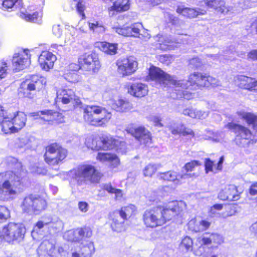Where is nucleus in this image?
<instances>
[{"mask_svg":"<svg viewBox=\"0 0 257 257\" xmlns=\"http://www.w3.org/2000/svg\"><path fill=\"white\" fill-rule=\"evenodd\" d=\"M193 246V241L192 239L188 236H185L180 243V247H184L186 250H192Z\"/></svg>","mask_w":257,"mask_h":257,"instance_id":"49530a36","label":"nucleus"},{"mask_svg":"<svg viewBox=\"0 0 257 257\" xmlns=\"http://www.w3.org/2000/svg\"><path fill=\"white\" fill-rule=\"evenodd\" d=\"M18 0H4L3 2V7L6 9H10L14 7Z\"/></svg>","mask_w":257,"mask_h":257,"instance_id":"bf43d9fd","label":"nucleus"},{"mask_svg":"<svg viewBox=\"0 0 257 257\" xmlns=\"http://www.w3.org/2000/svg\"><path fill=\"white\" fill-rule=\"evenodd\" d=\"M68 155V150L61 144L54 142L45 147L43 158L49 166L54 167L62 164Z\"/></svg>","mask_w":257,"mask_h":257,"instance_id":"20e7f679","label":"nucleus"},{"mask_svg":"<svg viewBox=\"0 0 257 257\" xmlns=\"http://www.w3.org/2000/svg\"><path fill=\"white\" fill-rule=\"evenodd\" d=\"M169 129L172 134L180 135L183 136H194V133L191 128L186 127L183 123H172L169 125Z\"/></svg>","mask_w":257,"mask_h":257,"instance_id":"b1692460","label":"nucleus"},{"mask_svg":"<svg viewBox=\"0 0 257 257\" xmlns=\"http://www.w3.org/2000/svg\"><path fill=\"white\" fill-rule=\"evenodd\" d=\"M188 228L192 231L201 232L199 221L195 219H192L189 222Z\"/></svg>","mask_w":257,"mask_h":257,"instance_id":"de8ad7c7","label":"nucleus"},{"mask_svg":"<svg viewBox=\"0 0 257 257\" xmlns=\"http://www.w3.org/2000/svg\"><path fill=\"white\" fill-rule=\"evenodd\" d=\"M173 61V58L170 55H162V63L168 65Z\"/></svg>","mask_w":257,"mask_h":257,"instance_id":"e2e57ef3","label":"nucleus"},{"mask_svg":"<svg viewBox=\"0 0 257 257\" xmlns=\"http://www.w3.org/2000/svg\"><path fill=\"white\" fill-rule=\"evenodd\" d=\"M176 12L177 13L189 19L194 18L199 15H204L206 13L205 11L201 10L200 9H195L185 7L184 6H178L176 9Z\"/></svg>","mask_w":257,"mask_h":257,"instance_id":"393cba45","label":"nucleus"},{"mask_svg":"<svg viewBox=\"0 0 257 257\" xmlns=\"http://www.w3.org/2000/svg\"><path fill=\"white\" fill-rule=\"evenodd\" d=\"M218 197L222 200H228L236 201L237 200L239 197V195L237 194V189L235 186L233 185H230L228 186V188L226 191V195L224 196L222 195V193H219Z\"/></svg>","mask_w":257,"mask_h":257,"instance_id":"f704fd0d","label":"nucleus"},{"mask_svg":"<svg viewBox=\"0 0 257 257\" xmlns=\"http://www.w3.org/2000/svg\"><path fill=\"white\" fill-rule=\"evenodd\" d=\"M143 221L147 227L154 228L159 225V219L153 210H146L143 215Z\"/></svg>","mask_w":257,"mask_h":257,"instance_id":"a878e982","label":"nucleus"},{"mask_svg":"<svg viewBox=\"0 0 257 257\" xmlns=\"http://www.w3.org/2000/svg\"><path fill=\"white\" fill-rule=\"evenodd\" d=\"M162 85H168V87L174 89L176 95L173 94L171 97L173 98H184L189 100L193 97L194 95L189 91L185 90L187 89L189 84L185 80H177L174 77L162 70Z\"/></svg>","mask_w":257,"mask_h":257,"instance_id":"39448f33","label":"nucleus"},{"mask_svg":"<svg viewBox=\"0 0 257 257\" xmlns=\"http://www.w3.org/2000/svg\"><path fill=\"white\" fill-rule=\"evenodd\" d=\"M238 116L246 120L248 124H251L254 131L257 132V115L251 112L239 111L237 112Z\"/></svg>","mask_w":257,"mask_h":257,"instance_id":"c9c22d12","label":"nucleus"},{"mask_svg":"<svg viewBox=\"0 0 257 257\" xmlns=\"http://www.w3.org/2000/svg\"><path fill=\"white\" fill-rule=\"evenodd\" d=\"M125 131L133 137L141 145H147L152 143V134L144 126H136L131 124L126 128Z\"/></svg>","mask_w":257,"mask_h":257,"instance_id":"f8f14e48","label":"nucleus"},{"mask_svg":"<svg viewBox=\"0 0 257 257\" xmlns=\"http://www.w3.org/2000/svg\"><path fill=\"white\" fill-rule=\"evenodd\" d=\"M102 189L110 194H114L115 199L121 198L123 196L122 190L114 188L110 183L104 184Z\"/></svg>","mask_w":257,"mask_h":257,"instance_id":"a19ab883","label":"nucleus"},{"mask_svg":"<svg viewBox=\"0 0 257 257\" xmlns=\"http://www.w3.org/2000/svg\"><path fill=\"white\" fill-rule=\"evenodd\" d=\"M59 95L62 96L60 98L63 104H67L73 101L74 107H77L82 104L79 97L71 90L62 89Z\"/></svg>","mask_w":257,"mask_h":257,"instance_id":"412c9836","label":"nucleus"},{"mask_svg":"<svg viewBox=\"0 0 257 257\" xmlns=\"http://www.w3.org/2000/svg\"><path fill=\"white\" fill-rule=\"evenodd\" d=\"M146 80L147 81L160 82L161 80V69L151 65L149 69L148 73L146 76Z\"/></svg>","mask_w":257,"mask_h":257,"instance_id":"e433bc0d","label":"nucleus"},{"mask_svg":"<svg viewBox=\"0 0 257 257\" xmlns=\"http://www.w3.org/2000/svg\"><path fill=\"white\" fill-rule=\"evenodd\" d=\"M189 64L192 68H198L202 65V62L199 58L196 57L190 59L189 61Z\"/></svg>","mask_w":257,"mask_h":257,"instance_id":"4d7b16f0","label":"nucleus"},{"mask_svg":"<svg viewBox=\"0 0 257 257\" xmlns=\"http://www.w3.org/2000/svg\"><path fill=\"white\" fill-rule=\"evenodd\" d=\"M26 82L27 83L26 88L21 86L19 89L18 94L22 97L33 98L34 95L31 91L40 92L45 89L46 80L43 76L32 75L26 80Z\"/></svg>","mask_w":257,"mask_h":257,"instance_id":"0eeeda50","label":"nucleus"},{"mask_svg":"<svg viewBox=\"0 0 257 257\" xmlns=\"http://www.w3.org/2000/svg\"><path fill=\"white\" fill-rule=\"evenodd\" d=\"M78 208L82 212H86L88 210V204L85 201H80L78 203Z\"/></svg>","mask_w":257,"mask_h":257,"instance_id":"69168bd1","label":"nucleus"},{"mask_svg":"<svg viewBox=\"0 0 257 257\" xmlns=\"http://www.w3.org/2000/svg\"><path fill=\"white\" fill-rule=\"evenodd\" d=\"M130 0H115L111 6L108 8V11L111 12L121 13L128 11L130 8Z\"/></svg>","mask_w":257,"mask_h":257,"instance_id":"bb28decb","label":"nucleus"},{"mask_svg":"<svg viewBox=\"0 0 257 257\" xmlns=\"http://www.w3.org/2000/svg\"><path fill=\"white\" fill-rule=\"evenodd\" d=\"M214 163L209 159H205V167L206 173H208L209 171H213V167Z\"/></svg>","mask_w":257,"mask_h":257,"instance_id":"680f3d73","label":"nucleus"},{"mask_svg":"<svg viewBox=\"0 0 257 257\" xmlns=\"http://www.w3.org/2000/svg\"><path fill=\"white\" fill-rule=\"evenodd\" d=\"M207 82L208 83L207 84V86L208 87L210 85L212 86L213 87H216L219 85V81L216 78L212 77L209 75L208 76Z\"/></svg>","mask_w":257,"mask_h":257,"instance_id":"052dcab7","label":"nucleus"},{"mask_svg":"<svg viewBox=\"0 0 257 257\" xmlns=\"http://www.w3.org/2000/svg\"><path fill=\"white\" fill-rule=\"evenodd\" d=\"M3 188L6 189L9 194H14L16 193L12 189V185L8 180H6L3 183L2 187H0V194H3L4 192Z\"/></svg>","mask_w":257,"mask_h":257,"instance_id":"603ef678","label":"nucleus"},{"mask_svg":"<svg viewBox=\"0 0 257 257\" xmlns=\"http://www.w3.org/2000/svg\"><path fill=\"white\" fill-rule=\"evenodd\" d=\"M82 112L84 121L96 127L106 126L112 117L110 111L98 105H86L82 108Z\"/></svg>","mask_w":257,"mask_h":257,"instance_id":"f03ea898","label":"nucleus"},{"mask_svg":"<svg viewBox=\"0 0 257 257\" xmlns=\"http://www.w3.org/2000/svg\"><path fill=\"white\" fill-rule=\"evenodd\" d=\"M117 71L122 77L134 74L138 69V62L133 56H128L118 59L116 63Z\"/></svg>","mask_w":257,"mask_h":257,"instance_id":"ddd939ff","label":"nucleus"},{"mask_svg":"<svg viewBox=\"0 0 257 257\" xmlns=\"http://www.w3.org/2000/svg\"><path fill=\"white\" fill-rule=\"evenodd\" d=\"M56 60V56L52 52L45 50L43 51L39 55L38 63L43 70L49 71L53 67Z\"/></svg>","mask_w":257,"mask_h":257,"instance_id":"a211bd4d","label":"nucleus"},{"mask_svg":"<svg viewBox=\"0 0 257 257\" xmlns=\"http://www.w3.org/2000/svg\"><path fill=\"white\" fill-rule=\"evenodd\" d=\"M202 243L209 245L211 243L220 244L224 241L222 236L216 233H205L201 239Z\"/></svg>","mask_w":257,"mask_h":257,"instance_id":"c85d7f7f","label":"nucleus"},{"mask_svg":"<svg viewBox=\"0 0 257 257\" xmlns=\"http://www.w3.org/2000/svg\"><path fill=\"white\" fill-rule=\"evenodd\" d=\"M76 2L75 8L77 12L81 17V20H84L86 18L84 11L86 7L83 0H73Z\"/></svg>","mask_w":257,"mask_h":257,"instance_id":"37998d69","label":"nucleus"},{"mask_svg":"<svg viewBox=\"0 0 257 257\" xmlns=\"http://www.w3.org/2000/svg\"><path fill=\"white\" fill-rule=\"evenodd\" d=\"M209 114V111H202L201 110L196 109L195 118L198 119H205Z\"/></svg>","mask_w":257,"mask_h":257,"instance_id":"0e129e2a","label":"nucleus"},{"mask_svg":"<svg viewBox=\"0 0 257 257\" xmlns=\"http://www.w3.org/2000/svg\"><path fill=\"white\" fill-rule=\"evenodd\" d=\"M86 146L93 151H111L116 152L125 149L126 143L119 137H114L109 134H102L101 136H91L86 138Z\"/></svg>","mask_w":257,"mask_h":257,"instance_id":"f257e3e1","label":"nucleus"},{"mask_svg":"<svg viewBox=\"0 0 257 257\" xmlns=\"http://www.w3.org/2000/svg\"><path fill=\"white\" fill-rule=\"evenodd\" d=\"M239 86L246 89H252L256 83V80L251 77L241 76L239 78Z\"/></svg>","mask_w":257,"mask_h":257,"instance_id":"58836bf2","label":"nucleus"},{"mask_svg":"<svg viewBox=\"0 0 257 257\" xmlns=\"http://www.w3.org/2000/svg\"><path fill=\"white\" fill-rule=\"evenodd\" d=\"M10 217L9 210L4 206H0V223L6 222Z\"/></svg>","mask_w":257,"mask_h":257,"instance_id":"c03bdc74","label":"nucleus"},{"mask_svg":"<svg viewBox=\"0 0 257 257\" xmlns=\"http://www.w3.org/2000/svg\"><path fill=\"white\" fill-rule=\"evenodd\" d=\"M223 208V205L221 204H216L210 208L209 211V215L211 217L217 216L219 213L217 211H220Z\"/></svg>","mask_w":257,"mask_h":257,"instance_id":"3c124183","label":"nucleus"},{"mask_svg":"<svg viewBox=\"0 0 257 257\" xmlns=\"http://www.w3.org/2000/svg\"><path fill=\"white\" fill-rule=\"evenodd\" d=\"M166 16L169 18L170 22L175 27H182L184 26V22L180 20L177 17L168 13L166 14Z\"/></svg>","mask_w":257,"mask_h":257,"instance_id":"a18cd8bd","label":"nucleus"},{"mask_svg":"<svg viewBox=\"0 0 257 257\" xmlns=\"http://www.w3.org/2000/svg\"><path fill=\"white\" fill-rule=\"evenodd\" d=\"M96 160L101 163H108L111 169L117 168L120 165V160L118 156L112 153L99 152L96 156Z\"/></svg>","mask_w":257,"mask_h":257,"instance_id":"6ab92c4d","label":"nucleus"},{"mask_svg":"<svg viewBox=\"0 0 257 257\" xmlns=\"http://www.w3.org/2000/svg\"><path fill=\"white\" fill-rule=\"evenodd\" d=\"M196 109L193 108H188L184 109L183 113L185 115L190 116V117L195 118Z\"/></svg>","mask_w":257,"mask_h":257,"instance_id":"13d9d810","label":"nucleus"},{"mask_svg":"<svg viewBox=\"0 0 257 257\" xmlns=\"http://www.w3.org/2000/svg\"><path fill=\"white\" fill-rule=\"evenodd\" d=\"M199 221L200 225L201 231H203L208 229L211 225L210 222L205 220H201Z\"/></svg>","mask_w":257,"mask_h":257,"instance_id":"338daca9","label":"nucleus"},{"mask_svg":"<svg viewBox=\"0 0 257 257\" xmlns=\"http://www.w3.org/2000/svg\"><path fill=\"white\" fill-rule=\"evenodd\" d=\"M2 132L5 134L17 133L13 124L12 118L6 115L0 121Z\"/></svg>","mask_w":257,"mask_h":257,"instance_id":"72a5a7b5","label":"nucleus"},{"mask_svg":"<svg viewBox=\"0 0 257 257\" xmlns=\"http://www.w3.org/2000/svg\"><path fill=\"white\" fill-rule=\"evenodd\" d=\"M88 25L90 30L93 33L100 34L105 31V27L102 22L94 21L93 22H88Z\"/></svg>","mask_w":257,"mask_h":257,"instance_id":"ea45409f","label":"nucleus"},{"mask_svg":"<svg viewBox=\"0 0 257 257\" xmlns=\"http://www.w3.org/2000/svg\"><path fill=\"white\" fill-rule=\"evenodd\" d=\"M41 122L50 125L58 124L64 122L62 113L51 109H45L33 113Z\"/></svg>","mask_w":257,"mask_h":257,"instance_id":"9b49d317","label":"nucleus"},{"mask_svg":"<svg viewBox=\"0 0 257 257\" xmlns=\"http://www.w3.org/2000/svg\"><path fill=\"white\" fill-rule=\"evenodd\" d=\"M56 250L55 244L49 240H44L39 246L37 252L39 255L53 256Z\"/></svg>","mask_w":257,"mask_h":257,"instance_id":"5701e85b","label":"nucleus"},{"mask_svg":"<svg viewBox=\"0 0 257 257\" xmlns=\"http://www.w3.org/2000/svg\"><path fill=\"white\" fill-rule=\"evenodd\" d=\"M8 65L5 61L0 64V79L6 77L7 74Z\"/></svg>","mask_w":257,"mask_h":257,"instance_id":"6e6d98bb","label":"nucleus"},{"mask_svg":"<svg viewBox=\"0 0 257 257\" xmlns=\"http://www.w3.org/2000/svg\"><path fill=\"white\" fill-rule=\"evenodd\" d=\"M200 165V163L198 161H192L190 162L187 163L184 166V168L187 172L192 171L194 168Z\"/></svg>","mask_w":257,"mask_h":257,"instance_id":"5fc2aeb1","label":"nucleus"},{"mask_svg":"<svg viewBox=\"0 0 257 257\" xmlns=\"http://www.w3.org/2000/svg\"><path fill=\"white\" fill-rule=\"evenodd\" d=\"M206 5L209 8L221 13L226 14L230 11L223 0H209L206 2Z\"/></svg>","mask_w":257,"mask_h":257,"instance_id":"2f4dec72","label":"nucleus"},{"mask_svg":"<svg viewBox=\"0 0 257 257\" xmlns=\"http://www.w3.org/2000/svg\"><path fill=\"white\" fill-rule=\"evenodd\" d=\"M93 234L92 227L84 225L68 232V240L71 242H79L90 238Z\"/></svg>","mask_w":257,"mask_h":257,"instance_id":"2eb2a0df","label":"nucleus"},{"mask_svg":"<svg viewBox=\"0 0 257 257\" xmlns=\"http://www.w3.org/2000/svg\"><path fill=\"white\" fill-rule=\"evenodd\" d=\"M78 177L84 182L99 183L103 177V174L91 164H84L79 169Z\"/></svg>","mask_w":257,"mask_h":257,"instance_id":"9d476101","label":"nucleus"},{"mask_svg":"<svg viewBox=\"0 0 257 257\" xmlns=\"http://www.w3.org/2000/svg\"><path fill=\"white\" fill-rule=\"evenodd\" d=\"M157 167L154 165L149 164L144 170V174L146 177H151L157 171Z\"/></svg>","mask_w":257,"mask_h":257,"instance_id":"8fccbe9b","label":"nucleus"},{"mask_svg":"<svg viewBox=\"0 0 257 257\" xmlns=\"http://www.w3.org/2000/svg\"><path fill=\"white\" fill-rule=\"evenodd\" d=\"M11 118L17 132L25 126L27 116L24 112L17 111Z\"/></svg>","mask_w":257,"mask_h":257,"instance_id":"c756f323","label":"nucleus"},{"mask_svg":"<svg viewBox=\"0 0 257 257\" xmlns=\"http://www.w3.org/2000/svg\"><path fill=\"white\" fill-rule=\"evenodd\" d=\"M30 63V57L27 54L15 53L13 57L14 70L18 72L24 69Z\"/></svg>","mask_w":257,"mask_h":257,"instance_id":"aec40b11","label":"nucleus"},{"mask_svg":"<svg viewBox=\"0 0 257 257\" xmlns=\"http://www.w3.org/2000/svg\"><path fill=\"white\" fill-rule=\"evenodd\" d=\"M39 17V13L35 12L32 14H24L23 18L29 22H35L37 20Z\"/></svg>","mask_w":257,"mask_h":257,"instance_id":"864d4df0","label":"nucleus"},{"mask_svg":"<svg viewBox=\"0 0 257 257\" xmlns=\"http://www.w3.org/2000/svg\"><path fill=\"white\" fill-rule=\"evenodd\" d=\"M95 252L94 243L92 241L88 242L85 245H82L79 252H74L72 254V257H91Z\"/></svg>","mask_w":257,"mask_h":257,"instance_id":"cd10ccee","label":"nucleus"},{"mask_svg":"<svg viewBox=\"0 0 257 257\" xmlns=\"http://www.w3.org/2000/svg\"><path fill=\"white\" fill-rule=\"evenodd\" d=\"M226 126L237 134L235 140L238 145L244 147L248 144L249 143L248 140L250 139L252 136L249 130L243 126L233 122L228 123Z\"/></svg>","mask_w":257,"mask_h":257,"instance_id":"4468645a","label":"nucleus"},{"mask_svg":"<svg viewBox=\"0 0 257 257\" xmlns=\"http://www.w3.org/2000/svg\"><path fill=\"white\" fill-rule=\"evenodd\" d=\"M2 230L5 240L12 243L23 240L26 233L25 228L20 224L12 222L4 225Z\"/></svg>","mask_w":257,"mask_h":257,"instance_id":"1a4fd4ad","label":"nucleus"},{"mask_svg":"<svg viewBox=\"0 0 257 257\" xmlns=\"http://www.w3.org/2000/svg\"><path fill=\"white\" fill-rule=\"evenodd\" d=\"M76 65V70H80L83 73L90 75L97 73L101 67L98 54L93 51L80 55Z\"/></svg>","mask_w":257,"mask_h":257,"instance_id":"423d86ee","label":"nucleus"},{"mask_svg":"<svg viewBox=\"0 0 257 257\" xmlns=\"http://www.w3.org/2000/svg\"><path fill=\"white\" fill-rule=\"evenodd\" d=\"M249 193L252 196H257V182L251 185L249 189Z\"/></svg>","mask_w":257,"mask_h":257,"instance_id":"774afa93","label":"nucleus"},{"mask_svg":"<svg viewBox=\"0 0 257 257\" xmlns=\"http://www.w3.org/2000/svg\"><path fill=\"white\" fill-rule=\"evenodd\" d=\"M138 212L136 206L128 204L122 206L118 210H114L108 214L110 227L112 230L117 232H121L125 230L124 221L134 217Z\"/></svg>","mask_w":257,"mask_h":257,"instance_id":"7ed1b4c3","label":"nucleus"},{"mask_svg":"<svg viewBox=\"0 0 257 257\" xmlns=\"http://www.w3.org/2000/svg\"><path fill=\"white\" fill-rule=\"evenodd\" d=\"M176 173L174 172L169 171L166 173H162V179L164 181L174 182L175 184H178L179 182V179Z\"/></svg>","mask_w":257,"mask_h":257,"instance_id":"79ce46f5","label":"nucleus"},{"mask_svg":"<svg viewBox=\"0 0 257 257\" xmlns=\"http://www.w3.org/2000/svg\"><path fill=\"white\" fill-rule=\"evenodd\" d=\"M116 32L119 35H122L125 37H131V26H123L121 27L116 28Z\"/></svg>","mask_w":257,"mask_h":257,"instance_id":"09e8293b","label":"nucleus"},{"mask_svg":"<svg viewBox=\"0 0 257 257\" xmlns=\"http://www.w3.org/2000/svg\"><path fill=\"white\" fill-rule=\"evenodd\" d=\"M47 207L46 200L40 196L30 194L26 196L21 204L24 212L39 214Z\"/></svg>","mask_w":257,"mask_h":257,"instance_id":"6e6552de","label":"nucleus"},{"mask_svg":"<svg viewBox=\"0 0 257 257\" xmlns=\"http://www.w3.org/2000/svg\"><path fill=\"white\" fill-rule=\"evenodd\" d=\"M180 211L179 203L176 201L163 203L162 206V222L170 220L173 216Z\"/></svg>","mask_w":257,"mask_h":257,"instance_id":"dca6fc26","label":"nucleus"},{"mask_svg":"<svg viewBox=\"0 0 257 257\" xmlns=\"http://www.w3.org/2000/svg\"><path fill=\"white\" fill-rule=\"evenodd\" d=\"M208 76L206 74H203L199 72H194L191 74L188 80L187 81L190 85H196L199 87H204L207 86L208 84L207 82Z\"/></svg>","mask_w":257,"mask_h":257,"instance_id":"4be33fe9","label":"nucleus"},{"mask_svg":"<svg viewBox=\"0 0 257 257\" xmlns=\"http://www.w3.org/2000/svg\"><path fill=\"white\" fill-rule=\"evenodd\" d=\"M144 30L143 27L141 23H135L131 25V36L138 37L141 39L149 38L150 36L147 33L146 36L141 33V32Z\"/></svg>","mask_w":257,"mask_h":257,"instance_id":"4c0bfd02","label":"nucleus"},{"mask_svg":"<svg viewBox=\"0 0 257 257\" xmlns=\"http://www.w3.org/2000/svg\"><path fill=\"white\" fill-rule=\"evenodd\" d=\"M125 88L128 94L139 98L146 96L149 92L147 85L142 82L128 83Z\"/></svg>","mask_w":257,"mask_h":257,"instance_id":"f3484780","label":"nucleus"},{"mask_svg":"<svg viewBox=\"0 0 257 257\" xmlns=\"http://www.w3.org/2000/svg\"><path fill=\"white\" fill-rule=\"evenodd\" d=\"M97 47L98 49L108 55H114L116 53L117 45L114 43H110L107 42H97Z\"/></svg>","mask_w":257,"mask_h":257,"instance_id":"473e14b6","label":"nucleus"},{"mask_svg":"<svg viewBox=\"0 0 257 257\" xmlns=\"http://www.w3.org/2000/svg\"><path fill=\"white\" fill-rule=\"evenodd\" d=\"M112 105L116 111L120 112H128L133 109L132 104L128 100L122 98L115 100Z\"/></svg>","mask_w":257,"mask_h":257,"instance_id":"7c9ffc66","label":"nucleus"}]
</instances>
